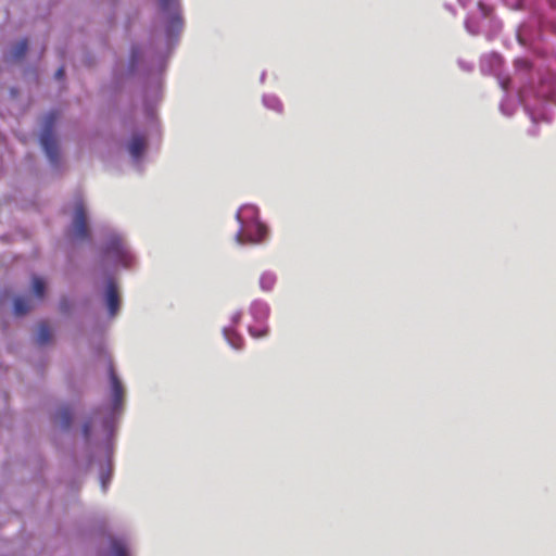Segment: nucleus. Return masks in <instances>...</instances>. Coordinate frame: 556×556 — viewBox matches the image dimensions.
Returning a JSON list of instances; mask_svg holds the SVG:
<instances>
[{
	"instance_id": "obj_1",
	"label": "nucleus",
	"mask_w": 556,
	"mask_h": 556,
	"mask_svg": "<svg viewBox=\"0 0 556 556\" xmlns=\"http://www.w3.org/2000/svg\"><path fill=\"white\" fill-rule=\"evenodd\" d=\"M60 114L55 111L49 112L43 119V127L40 135V144L51 163L56 164L60 159V149L54 136V126Z\"/></svg>"
},
{
	"instance_id": "obj_2",
	"label": "nucleus",
	"mask_w": 556,
	"mask_h": 556,
	"mask_svg": "<svg viewBox=\"0 0 556 556\" xmlns=\"http://www.w3.org/2000/svg\"><path fill=\"white\" fill-rule=\"evenodd\" d=\"M104 256H112L115 262L123 264L125 267L130 266L132 256L129 253L123 238L118 235H111L103 249Z\"/></svg>"
},
{
	"instance_id": "obj_3",
	"label": "nucleus",
	"mask_w": 556,
	"mask_h": 556,
	"mask_svg": "<svg viewBox=\"0 0 556 556\" xmlns=\"http://www.w3.org/2000/svg\"><path fill=\"white\" fill-rule=\"evenodd\" d=\"M160 10L167 15L168 30H179L182 20L179 11L178 0H157Z\"/></svg>"
},
{
	"instance_id": "obj_4",
	"label": "nucleus",
	"mask_w": 556,
	"mask_h": 556,
	"mask_svg": "<svg viewBox=\"0 0 556 556\" xmlns=\"http://www.w3.org/2000/svg\"><path fill=\"white\" fill-rule=\"evenodd\" d=\"M73 235L76 239L86 240L89 238L87 225L86 207L81 200L75 203V213L73 219Z\"/></svg>"
},
{
	"instance_id": "obj_5",
	"label": "nucleus",
	"mask_w": 556,
	"mask_h": 556,
	"mask_svg": "<svg viewBox=\"0 0 556 556\" xmlns=\"http://www.w3.org/2000/svg\"><path fill=\"white\" fill-rule=\"evenodd\" d=\"M267 235V228L261 223H254L250 228L242 229V232L237 235L239 243H258Z\"/></svg>"
},
{
	"instance_id": "obj_6",
	"label": "nucleus",
	"mask_w": 556,
	"mask_h": 556,
	"mask_svg": "<svg viewBox=\"0 0 556 556\" xmlns=\"http://www.w3.org/2000/svg\"><path fill=\"white\" fill-rule=\"evenodd\" d=\"M109 377L111 382V389H112V396H113V407L114 409H117L122 406L123 399H124V388L122 382L119 381L117 375L115 374L113 364L109 363Z\"/></svg>"
},
{
	"instance_id": "obj_7",
	"label": "nucleus",
	"mask_w": 556,
	"mask_h": 556,
	"mask_svg": "<svg viewBox=\"0 0 556 556\" xmlns=\"http://www.w3.org/2000/svg\"><path fill=\"white\" fill-rule=\"evenodd\" d=\"M106 304L111 316H115L119 309V294L117 285L113 279H109L106 286Z\"/></svg>"
},
{
	"instance_id": "obj_8",
	"label": "nucleus",
	"mask_w": 556,
	"mask_h": 556,
	"mask_svg": "<svg viewBox=\"0 0 556 556\" xmlns=\"http://www.w3.org/2000/svg\"><path fill=\"white\" fill-rule=\"evenodd\" d=\"M146 148V139L142 136H134L129 142V153L132 157L138 159Z\"/></svg>"
},
{
	"instance_id": "obj_9",
	"label": "nucleus",
	"mask_w": 556,
	"mask_h": 556,
	"mask_svg": "<svg viewBox=\"0 0 556 556\" xmlns=\"http://www.w3.org/2000/svg\"><path fill=\"white\" fill-rule=\"evenodd\" d=\"M52 333L49 325L47 323H40L38 326L37 332V343L40 345H45L51 341Z\"/></svg>"
},
{
	"instance_id": "obj_10",
	"label": "nucleus",
	"mask_w": 556,
	"mask_h": 556,
	"mask_svg": "<svg viewBox=\"0 0 556 556\" xmlns=\"http://www.w3.org/2000/svg\"><path fill=\"white\" fill-rule=\"evenodd\" d=\"M73 413L68 406L61 407L58 412V418L60 420V425L67 429L72 422Z\"/></svg>"
},
{
	"instance_id": "obj_11",
	"label": "nucleus",
	"mask_w": 556,
	"mask_h": 556,
	"mask_svg": "<svg viewBox=\"0 0 556 556\" xmlns=\"http://www.w3.org/2000/svg\"><path fill=\"white\" fill-rule=\"evenodd\" d=\"M30 309L29 301L23 296H17L14 300V313L17 316L26 314Z\"/></svg>"
},
{
	"instance_id": "obj_12",
	"label": "nucleus",
	"mask_w": 556,
	"mask_h": 556,
	"mask_svg": "<svg viewBox=\"0 0 556 556\" xmlns=\"http://www.w3.org/2000/svg\"><path fill=\"white\" fill-rule=\"evenodd\" d=\"M46 283L42 278L38 276L33 277V292L35 296L39 300H42L45 296Z\"/></svg>"
},
{
	"instance_id": "obj_13",
	"label": "nucleus",
	"mask_w": 556,
	"mask_h": 556,
	"mask_svg": "<svg viewBox=\"0 0 556 556\" xmlns=\"http://www.w3.org/2000/svg\"><path fill=\"white\" fill-rule=\"evenodd\" d=\"M28 49V42L26 39L18 41L12 49V55L14 59H22Z\"/></svg>"
},
{
	"instance_id": "obj_14",
	"label": "nucleus",
	"mask_w": 556,
	"mask_h": 556,
	"mask_svg": "<svg viewBox=\"0 0 556 556\" xmlns=\"http://www.w3.org/2000/svg\"><path fill=\"white\" fill-rule=\"evenodd\" d=\"M249 332L255 339L264 338L268 333V327L265 326V325L250 326L249 327Z\"/></svg>"
},
{
	"instance_id": "obj_15",
	"label": "nucleus",
	"mask_w": 556,
	"mask_h": 556,
	"mask_svg": "<svg viewBox=\"0 0 556 556\" xmlns=\"http://www.w3.org/2000/svg\"><path fill=\"white\" fill-rule=\"evenodd\" d=\"M225 336L229 342V344L236 349V350H240L243 345V340L241 337H239L238 334L233 333V332H229V331H225Z\"/></svg>"
},
{
	"instance_id": "obj_16",
	"label": "nucleus",
	"mask_w": 556,
	"mask_h": 556,
	"mask_svg": "<svg viewBox=\"0 0 556 556\" xmlns=\"http://www.w3.org/2000/svg\"><path fill=\"white\" fill-rule=\"evenodd\" d=\"M114 556H128L125 546L118 542L113 544Z\"/></svg>"
},
{
	"instance_id": "obj_17",
	"label": "nucleus",
	"mask_w": 556,
	"mask_h": 556,
	"mask_svg": "<svg viewBox=\"0 0 556 556\" xmlns=\"http://www.w3.org/2000/svg\"><path fill=\"white\" fill-rule=\"evenodd\" d=\"M109 479H110L109 475L101 476V484H102L103 491H106V489H108Z\"/></svg>"
},
{
	"instance_id": "obj_18",
	"label": "nucleus",
	"mask_w": 556,
	"mask_h": 556,
	"mask_svg": "<svg viewBox=\"0 0 556 556\" xmlns=\"http://www.w3.org/2000/svg\"><path fill=\"white\" fill-rule=\"evenodd\" d=\"M83 432H84V435L86 438H88L90 435V432H91V425H89L88 422H86L83 427Z\"/></svg>"
},
{
	"instance_id": "obj_19",
	"label": "nucleus",
	"mask_w": 556,
	"mask_h": 556,
	"mask_svg": "<svg viewBox=\"0 0 556 556\" xmlns=\"http://www.w3.org/2000/svg\"><path fill=\"white\" fill-rule=\"evenodd\" d=\"M65 75V71H64V67H60L56 72H55V77L58 79H62Z\"/></svg>"
},
{
	"instance_id": "obj_20",
	"label": "nucleus",
	"mask_w": 556,
	"mask_h": 556,
	"mask_svg": "<svg viewBox=\"0 0 556 556\" xmlns=\"http://www.w3.org/2000/svg\"><path fill=\"white\" fill-rule=\"evenodd\" d=\"M267 279H269V280L271 281V277H269V276H263V277H262V285H264V283H265V281H267Z\"/></svg>"
},
{
	"instance_id": "obj_21",
	"label": "nucleus",
	"mask_w": 556,
	"mask_h": 556,
	"mask_svg": "<svg viewBox=\"0 0 556 556\" xmlns=\"http://www.w3.org/2000/svg\"><path fill=\"white\" fill-rule=\"evenodd\" d=\"M266 285H268L267 289H269V287L273 285V281L270 282V280L267 279Z\"/></svg>"
}]
</instances>
